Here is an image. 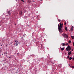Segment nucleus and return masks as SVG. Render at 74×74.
I'll return each mask as SVG.
<instances>
[{
    "label": "nucleus",
    "mask_w": 74,
    "mask_h": 74,
    "mask_svg": "<svg viewBox=\"0 0 74 74\" xmlns=\"http://www.w3.org/2000/svg\"><path fill=\"white\" fill-rule=\"evenodd\" d=\"M63 23H62L61 24H61H60V25L59 24H58V30L60 33H62L63 32V31L62 30V27H63Z\"/></svg>",
    "instance_id": "obj_1"
},
{
    "label": "nucleus",
    "mask_w": 74,
    "mask_h": 74,
    "mask_svg": "<svg viewBox=\"0 0 74 74\" xmlns=\"http://www.w3.org/2000/svg\"><path fill=\"white\" fill-rule=\"evenodd\" d=\"M62 36L64 37V38H68V35L66 34H62Z\"/></svg>",
    "instance_id": "obj_2"
},
{
    "label": "nucleus",
    "mask_w": 74,
    "mask_h": 74,
    "mask_svg": "<svg viewBox=\"0 0 74 74\" xmlns=\"http://www.w3.org/2000/svg\"><path fill=\"white\" fill-rule=\"evenodd\" d=\"M66 50L67 51H70V50H71V47H67L66 49Z\"/></svg>",
    "instance_id": "obj_3"
},
{
    "label": "nucleus",
    "mask_w": 74,
    "mask_h": 74,
    "mask_svg": "<svg viewBox=\"0 0 74 74\" xmlns=\"http://www.w3.org/2000/svg\"><path fill=\"white\" fill-rule=\"evenodd\" d=\"M18 44H19V43L17 41L16 42V43L14 45L16 46H17V45H18Z\"/></svg>",
    "instance_id": "obj_4"
},
{
    "label": "nucleus",
    "mask_w": 74,
    "mask_h": 74,
    "mask_svg": "<svg viewBox=\"0 0 74 74\" xmlns=\"http://www.w3.org/2000/svg\"><path fill=\"white\" fill-rule=\"evenodd\" d=\"M73 29H74V27L72 26L71 29V31H73Z\"/></svg>",
    "instance_id": "obj_5"
},
{
    "label": "nucleus",
    "mask_w": 74,
    "mask_h": 74,
    "mask_svg": "<svg viewBox=\"0 0 74 74\" xmlns=\"http://www.w3.org/2000/svg\"><path fill=\"white\" fill-rule=\"evenodd\" d=\"M68 54L69 55H71V51L69 52Z\"/></svg>",
    "instance_id": "obj_6"
},
{
    "label": "nucleus",
    "mask_w": 74,
    "mask_h": 74,
    "mask_svg": "<svg viewBox=\"0 0 74 74\" xmlns=\"http://www.w3.org/2000/svg\"><path fill=\"white\" fill-rule=\"evenodd\" d=\"M8 14H9V15H11V13L10 12V11L8 12Z\"/></svg>",
    "instance_id": "obj_7"
},
{
    "label": "nucleus",
    "mask_w": 74,
    "mask_h": 74,
    "mask_svg": "<svg viewBox=\"0 0 74 74\" xmlns=\"http://www.w3.org/2000/svg\"><path fill=\"white\" fill-rule=\"evenodd\" d=\"M19 14H20V15H22V12L21 11L19 12Z\"/></svg>",
    "instance_id": "obj_8"
},
{
    "label": "nucleus",
    "mask_w": 74,
    "mask_h": 74,
    "mask_svg": "<svg viewBox=\"0 0 74 74\" xmlns=\"http://www.w3.org/2000/svg\"><path fill=\"white\" fill-rule=\"evenodd\" d=\"M65 30H66V31H67V30H68L67 29V27H65Z\"/></svg>",
    "instance_id": "obj_9"
},
{
    "label": "nucleus",
    "mask_w": 74,
    "mask_h": 74,
    "mask_svg": "<svg viewBox=\"0 0 74 74\" xmlns=\"http://www.w3.org/2000/svg\"><path fill=\"white\" fill-rule=\"evenodd\" d=\"M64 49V47L62 48L61 49V51H63Z\"/></svg>",
    "instance_id": "obj_10"
},
{
    "label": "nucleus",
    "mask_w": 74,
    "mask_h": 74,
    "mask_svg": "<svg viewBox=\"0 0 74 74\" xmlns=\"http://www.w3.org/2000/svg\"><path fill=\"white\" fill-rule=\"evenodd\" d=\"M71 37H72V39H74V36H71Z\"/></svg>",
    "instance_id": "obj_11"
},
{
    "label": "nucleus",
    "mask_w": 74,
    "mask_h": 74,
    "mask_svg": "<svg viewBox=\"0 0 74 74\" xmlns=\"http://www.w3.org/2000/svg\"><path fill=\"white\" fill-rule=\"evenodd\" d=\"M62 46H64V45H65V43H63V44H62Z\"/></svg>",
    "instance_id": "obj_12"
},
{
    "label": "nucleus",
    "mask_w": 74,
    "mask_h": 74,
    "mask_svg": "<svg viewBox=\"0 0 74 74\" xmlns=\"http://www.w3.org/2000/svg\"><path fill=\"white\" fill-rule=\"evenodd\" d=\"M71 59H72V58L71 57H70L69 60H71Z\"/></svg>",
    "instance_id": "obj_13"
},
{
    "label": "nucleus",
    "mask_w": 74,
    "mask_h": 74,
    "mask_svg": "<svg viewBox=\"0 0 74 74\" xmlns=\"http://www.w3.org/2000/svg\"><path fill=\"white\" fill-rule=\"evenodd\" d=\"M69 44H70V43H71V40H69Z\"/></svg>",
    "instance_id": "obj_14"
},
{
    "label": "nucleus",
    "mask_w": 74,
    "mask_h": 74,
    "mask_svg": "<svg viewBox=\"0 0 74 74\" xmlns=\"http://www.w3.org/2000/svg\"><path fill=\"white\" fill-rule=\"evenodd\" d=\"M70 57V55H69V56H68L67 58H69V57Z\"/></svg>",
    "instance_id": "obj_15"
},
{
    "label": "nucleus",
    "mask_w": 74,
    "mask_h": 74,
    "mask_svg": "<svg viewBox=\"0 0 74 74\" xmlns=\"http://www.w3.org/2000/svg\"><path fill=\"white\" fill-rule=\"evenodd\" d=\"M58 21H59V22H60V21H61L60 20H59V19H58Z\"/></svg>",
    "instance_id": "obj_16"
},
{
    "label": "nucleus",
    "mask_w": 74,
    "mask_h": 74,
    "mask_svg": "<svg viewBox=\"0 0 74 74\" xmlns=\"http://www.w3.org/2000/svg\"><path fill=\"white\" fill-rule=\"evenodd\" d=\"M69 66H70V67H72L71 66H70V64H69Z\"/></svg>",
    "instance_id": "obj_17"
},
{
    "label": "nucleus",
    "mask_w": 74,
    "mask_h": 74,
    "mask_svg": "<svg viewBox=\"0 0 74 74\" xmlns=\"http://www.w3.org/2000/svg\"><path fill=\"white\" fill-rule=\"evenodd\" d=\"M21 1H23V3H24V1H23V0H21Z\"/></svg>",
    "instance_id": "obj_18"
},
{
    "label": "nucleus",
    "mask_w": 74,
    "mask_h": 74,
    "mask_svg": "<svg viewBox=\"0 0 74 74\" xmlns=\"http://www.w3.org/2000/svg\"><path fill=\"white\" fill-rule=\"evenodd\" d=\"M66 22H65L64 24V25H66Z\"/></svg>",
    "instance_id": "obj_19"
},
{
    "label": "nucleus",
    "mask_w": 74,
    "mask_h": 74,
    "mask_svg": "<svg viewBox=\"0 0 74 74\" xmlns=\"http://www.w3.org/2000/svg\"><path fill=\"white\" fill-rule=\"evenodd\" d=\"M72 60H74V57H73L72 58Z\"/></svg>",
    "instance_id": "obj_20"
},
{
    "label": "nucleus",
    "mask_w": 74,
    "mask_h": 74,
    "mask_svg": "<svg viewBox=\"0 0 74 74\" xmlns=\"http://www.w3.org/2000/svg\"><path fill=\"white\" fill-rule=\"evenodd\" d=\"M71 68H74V66H72Z\"/></svg>",
    "instance_id": "obj_21"
},
{
    "label": "nucleus",
    "mask_w": 74,
    "mask_h": 74,
    "mask_svg": "<svg viewBox=\"0 0 74 74\" xmlns=\"http://www.w3.org/2000/svg\"><path fill=\"white\" fill-rule=\"evenodd\" d=\"M5 54H7V53L5 52V53H4V54H5Z\"/></svg>",
    "instance_id": "obj_22"
},
{
    "label": "nucleus",
    "mask_w": 74,
    "mask_h": 74,
    "mask_svg": "<svg viewBox=\"0 0 74 74\" xmlns=\"http://www.w3.org/2000/svg\"><path fill=\"white\" fill-rule=\"evenodd\" d=\"M73 46L74 47V42H73Z\"/></svg>",
    "instance_id": "obj_23"
},
{
    "label": "nucleus",
    "mask_w": 74,
    "mask_h": 74,
    "mask_svg": "<svg viewBox=\"0 0 74 74\" xmlns=\"http://www.w3.org/2000/svg\"><path fill=\"white\" fill-rule=\"evenodd\" d=\"M66 45H68V43H66V44H65Z\"/></svg>",
    "instance_id": "obj_24"
},
{
    "label": "nucleus",
    "mask_w": 74,
    "mask_h": 74,
    "mask_svg": "<svg viewBox=\"0 0 74 74\" xmlns=\"http://www.w3.org/2000/svg\"><path fill=\"white\" fill-rule=\"evenodd\" d=\"M73 49H72V51H73Z\"/></svg>",
    "instance_id": "obj_25"
},
{
    "label": "nucleus",
    "mask_w": 74,
    "mask_h": 74,
    "mask_svg": "<svg viewBox=\"0 0 74 74\" xmlns=\"http://www.w3.org/2000/svg\"><path fill=\"white\" fill-rule=\"evenodd\" d=\"M68 47H70V46H69V45H68Z\"/></svg>",
    "instance_id": "obj_26"
},
{
    "label": "nucleus",
    "mask_w": 74,
    "mask_h": 74,
    "mask_svg": "<svg viewBox=\"0 0 74 74\" xmlns=\"http://www.w3.org/2000/svg\"><path fill=\"white\" fill-rule=\"evenodd\" d=\"M0 46H2V45H0Z\"/></svg>",
    "instance_id": "obj_27"
},
{
    "label": "nucleus",
    "mask_w": 74,
    "mask_h": 74,
    "mask_svg": "<svg viewBox=\"0 0 74 74\" xmlns=\"http://www.w3.org/2000/svg\"><path fill=\"white\" fill-rule=\"evenodd\" d=\"M28 26H29V25H28Z\"/></svg>",
    "instance_id": "obj_28"
},
{
    "label": "nucleus",
    "mask_w": 74,
    "mask_h": 74,
    "mask_svg": "<svg viewBox=\"0 0 74 74\" xmlns=\"http://www.w3.org/2000/svg\"><path fill=\"white\" fill-rule=\"evenodd\" d=\"M15 42H16V41H15Z\"/></svg>",
    "instance_id": "obj_29"
}]
</instances>
